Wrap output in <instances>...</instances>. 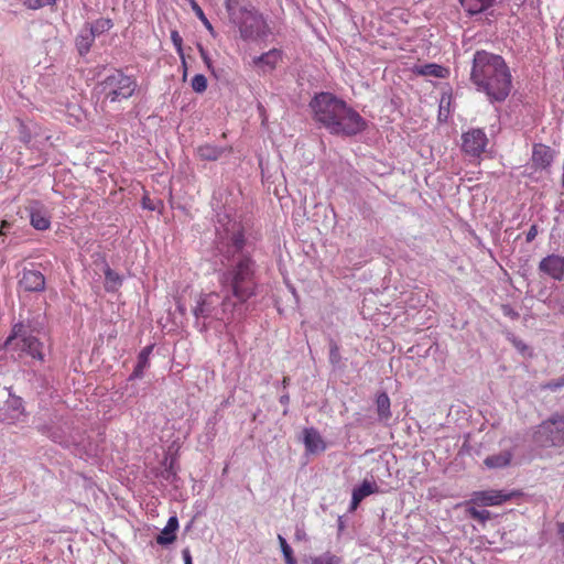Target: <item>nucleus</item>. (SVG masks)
<instances>
[{
  "label": "nucleus",
  "instance_id": "6ab92c4d",
  "mask_svg": "<svg viewBox=\"0 0 564 564\" xmlns=\"http://www.w3.org/2000/svg\"><path fill=\"white\" fill-rule=\"evenodd\" d=\"M224 153V149L209 143L202 144L197 148V155L204 161H216Z\"/></svg>",
  "mask_w": 564,
  "mask_h": 564
},
{
  "label": "nucleus",
  "instance_id": "a19ab883",
  "mask_svg": "<svg viewBox=\"0 0 564 564\" xmlns=\"http://www.w3.org/2000/svg\"><path fill=\"white\" fill-rule=\"evenodd\" d=\"M451 104V97H445L443 96L441 98V104H440V116L444 113V111L448 112V106Z\"/></svg>",
  "mask_w": 564,
  "mask_h": 564
},
{
  "label": "nucleus",
  "instance_id": "c9c22d12",
  "mask_svg": "<svg viewBox=\"0 0 564 564\" xmlns=\"http://www.w3.org/2000/svg\"><path fill=\"white\" fill-rule=\"evenodd\" d=\"M329 360L333 365H336L340 361L339 347L336 343L330 344Z\"/></svg>",
  "mask_w": 564,
  "mask_h": 564
},
{
  "label": "nucleus",
  "instance_id": "9b49d317",
  "mask_svg": "<svg viewBox=\"0 0 564 564\" xmlns=\"http://www.w3.org/2000/svg\"><path fill=\"white\" fill-rule=\"evenodd\" d=\"M282 51L272 48L260 56L252 58V65L259 69V72L265 74L276 68L279 63L282 61Z\"/></svg>",
  "mask_w": 564,
  "mask_h": 564
},
{
  "label": "nucleus",
  "instance_id": "412c9836",
  "mask_svg": "<svg viewBox=\"0 0 564 564\" xmlns=\"http://www.w3.org/2000/svg\"><path fill=\"white\" fill-rule=\"evenodd\" d=\"M377 412L381 421H388L391 417L390 411V399L386 392L378 394L377 400Z\"/></svg>",
  "mask_w": 564,
  "mask_h": 564
},
{
  "label": "nucleus",
  "instance_id": "49530a36",
  "mask_svg": "<svg viewBox=\"0 0 564 564\" xmlns=\"http://www.w3.org/2000/svg\"><path fill=\"white\" fill-rule=\"evenodd\" d=\"M142 206H143V208H147V209H150V210L154 209V206H152V204H151V202H150V199L148 197H143Z\"/></svg>",
  "mask_w": 564,
  "mask_h": 564
},
{
  "label": "nucleus",
  "instance_id": "cd10ccee",
  "mask_svg": "<svg viewBox=\"0 0 564 564\" xmlns=\"http://www.w3.org/2000/svg\"><path fill=\"white\" fill-rule=\"evenodd\" d=\"M191 4H192V9H193L194 13L196 14V17L202 21V23L209 31V33L213 36H215V30H214L212 23L209 22V20L207 19V17L205 15L203 9L198 6V3L195 0H192Z\"/></svg>",
  "mask_w": 564,
  "mask_h": 564
},
{
  "label": "nucleus",
  "instance_id": "f3484780",
  "mask_svg": "<svg viewBox=\"0 0 564 564\" xmlns=\"http://www.w3.org/2000/svg\"><path fill=\"white\" fill-rule=\"evenodd\" d=\"M177 529H178L177 518L175 516L171 517L169 519L166 525L162 530L161 534H159L156 536V543L160 545H166V544L173 543L176 540L175 532L177 531Z\"/></svg>",
  "mask_w": 564,
  "mask_h": 564
},
{
  "label": "nucleus",
  "instance_id": "2f4dec72",
  "mask_svg": "<svg viewBox=\"0 0 564 564\" xmlns=\"http://www.w3.org/2000/svg\"><path fill=\"white\" fill-rule=\"evenodd\" d=\"M191 85L195 93H204L207 88V79L204 75L197 74L193 77Z\"/></svg>",
  "mask_w": 564,
  "mask_h": 564
},
{
  "label": "nucleus",
  "instance_id": "bb28decb",
  "mask_svg": "<svg viewBox=\"0 0 564 564\" xmlns=\"http://www.w3.org/2000/svg\"><path fill=\"white\" fill-rule=\"evenodd\" d=\"M341 558L330 552H325L318 556L312 557L310 564H340Z\"/></svg>",
  "mask_w": 564,
  "mask_h": 564
},
{
  "label": "nucleus",
  "instance_id": "4be33fe9",
  "mask_svg": "<svg viewBox=\"0 0 564 564\" xmlns=\"http://www.w3.org/2000/svg\"><path fill=\"white\" fill-rule=\"evenodd\" d=\"M122 283L121 276L115 272L109 265H106L105 269V289L108 292L117 291Z\"/></svg>",
  "mask_w": 564,
  "mask_h": 564
},
{
  "label": "nucleus",
  "instance_id": "a211bd4d",
  "mask_svg": "<svg viewBox=\"0 0 564 564\" xmlns=\"http://www.w3.org/2000/svg\"><path fill=\"white\" fill-rule=\"evenodd\" d=\"M496 0H460V4L469 14H478L490 8Z\"/></svg>",
  "mask_w": 564,
  "mask_h": 564
},
{
  "label": "nucleus",
  "instance_id": "6e6552de",
  "mask_svg": "<svg viewBox=\"0 0 564 564\" xmlns=\"http://www.w3.org/2000/svg\"><path fill=\"white\" fill-rule=\"evenodd\" d=\"M488 144V138L479 128L470 129L462 134V151L471 158H480Z\"/></svg>",
  "mask_w": 564,
  "mask_h": 564
},
{
  "label": "nucleus",
  "instance_id": "7ed1b4c3",
  "mask_svg": "<svg viewBox=\"0 0 564 564\" xmlns=\"http://www.w3.org/2000/svg\"><path fill=\"white\" fill-rule=\"evenodd\" d=\"M219 284L236 303L243 304L257 294L256 263L250 256L240 254L219 275Z\"/></svg>",
  "mask_w": 564,
  "mask_h": 564
},
{
  "label": "nucleus",
  "instance_id": "1a4fd4ad",
  "mask_svg": "<svg viewBox=\"0 0 564 564\" xmlns=\"http://www.w3.org/2000/svg\"><path fill=\"white\" fill-rule=\"evenodd\" d=\"M514 492L503 490H481L473 494L471 502L478 506H500L509 501Z\"/></svg>",
  "mask_w": 564,
  "mask_h": 564
},
{
  "label": "nucleus",
  "instance_id": "9d476101",
  "mask_svg": "<svg viewBox=\"0 0 564 564\" xmlns=\"http://www.w3.org/2000/svg\"><path fill=\"white\" fill-rule=\"evenodd\" d=\"M539 270L556 281H562L564 278V257L555 253L544 257L539 263Z\"/></svg>",
  "mask_w": 564,
  "mask_h": 564
},
{
  "label": "nucleus",
  "instance_id": "4c0bfd02",
  "mask_svg": "<svg viewBox=\"0 0 564 564\" xmlns=\"http://www.w3.org/2000/svg\"><path fill=\"white\" fill-rule=\"evenodd\" d=\"M198 51H199L200 57L204 61L207 68L212 69V67H213L212 59H210L209 55L207 54V52L205 51V48L202 45H198Z\"/></svg>",
  "mask_w": 564,
  "mask_h": 564
},
{
  "label": "nucleus",
  "instance_id": "aec40b11",
  "mask_svg": "<svg viewBox=\"0 0 564 564\" xmlns=\"http://www.w3.org/2000/svg\"><path fill=\"white\" fill-rule=\"evenodd\" d=\"M30 221H31V225L36 230H46L51 226L50 217L46 215V213H44L40 209H35V210L31 212Z\"/></svg>",
  "mask_w": 564,
  "mask_h": 564
},
{
  "label": "nucleus",
  "instance_id": "f704fd0d",
  "mask_svg": "<svg viewBox=\"0 0 564 564\" xmlns=\"http://www.w3.org/2000/svg\"><path fill=\"white\" fill-rule=\"evenodd\" d=\"M171 41H172L173 45L175 46V50H176L178 56L183 57V53H184L183 39L177 31L174 30L171 32Z\"/></svg>",
  "mask_w": 564,
  "mask_h": 564
},
{
  "label": "nucleus",
  "instance_id": "e433bc0d",
  "mask_svg": "<svg viewBox=\"0 0 564 564\" xmlns=\"http://www.w3.org/2000/svg\"><path fill=\"white\" fill-rule=\"evenodd\" d=\"M20 140L24 143V144H28L31 142V133L30 131L26 129V127L21 123V131H20Z\"/></svg>",
  "mask_w": 564,
  "mask_h": 564
},
{
  "label": "nucleus",
  "instance_id": "393cba45",
  "mask_svg": "<svg viewBox=\"0 0 564 564\" xmlns=\"http://www.w3.org/2000/svg\"><path fill=\"white\" fill-rule=\"evenodd\" d=\"M376 491L377 485L375 482L364 480L359 487L352 490V494L356 495L362 501L366 497L375 494Z\"/></svg>",
  "mask_w": 564,
  "mask_h": 564
},
{
  "label": "nucleus",
  "instance_id": "dca6fc26",
  "mask_svg": "<svg viewBox=\"0 0 564 564\" xmlns=\"http://www.w3.org/2000/svg\"><path fill=\"white\" fill-rule=\"evenodd\" d=\"M513 453L510 449L501 451L498 454L489 455L485 458L484 464L489 469H498L508 467L512 462Z\"/></svg>",
  "mask_w": 564,
  "mask_h": 564
},
{
  "label": "nucleus",
  "instance_id": "f8f14e48",
  "mask_svg": "<svg viewBox=\"0 0 564 564\" xmlns=\"http://www.w3.org/2000/svg\"><path fill=\"white\" fill-rule=\"evenodd\" d=\"M19 284L24 291L41 292L45 288V278L40 271L24 270Z\"/></svg>",
  "mask_w": 564,
  "mask_h": 564
},
{
  "label": "nucleus",
  "instance_id": "c03bdc74",
  "mask_svg": "<svg viewBox=\"0 0 564 564\" xmlns=\"http://www.w3.org/2000/svg\"><path fill=\"white\" fill-rule=\"evenodd\" d=\"M11 224L8 220H2L0 224V236L6 235V229L10 228Z\"/></svg>",
  "mask_w": 564,
  "mask_h": 564
},
{
  "label": "nucleus",
  "instance_id": "37998d69",
  "mask_svg": "<svg viewBox=\"0 0 564 564\" xmlns=\"http://www.w3.org/2000/svg\"><path fill=\"white\" fill-rule=\"evenodd\" d=\"M360 502H361V500L356 495L352 494L351 495L350 510H356Z\"/></svg>",
  "mask_w": 564,
  "mask_h": 564
},
{
  "label": "nucleus",
  "instance_id": "473e14b6",
  "mask_svg": "<svg viewBox=\"0 0 564 564\" xmlns=\"http://www.w3.org/2000/svg\"><path fill=\"white\" fill-rule=\"evenodd\" d=\"M224 6L231 22H234V18L239 15L238 0H225Z\"/></svg>",
  "mask_w": 564,
  "mask_h": 564
},
{
  "label": "nucleus",
  "instance_id": "79ce46f5",
  "mask_svg": "<svg viewBox=\"0 0 564 564\" xmlns=\"http://www.w3.org/2000/svg\"><path fill=\"white\" fill-rule=\"evenodd\" d=\"M184 564H192V555L188 549L182 551Z\"/></svg>",
  "mask_w": 564,
  "mask_h": 564
},
{
  "label": "nucleus",
  "instance_id": "0eeeda50",
  "mask_svg": "<svg viewBox=\"0 0 564 564\" xmlns=\"http://www.w3.org/2000/svg\"><path fill=\"white\" fill-rule=\"evenodd\" d=\"M4 347L19 352V357H21L22 354H26L40 361L44 360L42 343L35 336L31 335L21 323L13 325L11 334L4 341Z\"/></svg>",
  "mask_w": 564,
  "mask_h": 564
},
{
  "label": "nucleus",
  "instance_id": "2eb2a0df",
  "mask_svg": "<svg viewBox=\"0 0 564 564\" xmlns=\"http://www.w3.org/2000/svg\"><path fill=\"white\" fill-rule=\"evenodd\" d=\"M304 445L307 453L316 454L326 449V443L319 432L314 427L304 430Z\"/></svg>",
  "mask_w": 564,
  "mask_h": 564
},
{
  "label": "nucleus",
  "instance_id": "72a5a7b5",
  "mask_svg": "<svg viewBox=\"0 0 564 564\" xmlns=\"http://www.w3.org/2000/svg\"><path fill=\"white\" fill-rule=\"evenodd\" d=\"M468 513L474 520H478L480 522L487 521L490 517V512L488 510H478L474 507L468 509Z\"/></svg>",
  "mask_w": 564,
  "mask_h": 564
},
{
  "label": "nucleus",
  "instance_id": "39448f33",
  "mask_svg": "<svg viewBox=\"0 0 564 564\" xmlns=\"http://www.w3.org/2000/svg\"><path fill=\"white\" fill-rule=\"evenodd\" d=\"M239 30L243 41H258L265 39L271 29L263 17L254 7L242 6L239 8V15L232 22Z\"/></svg>",
  "mask_w": 564,
  "mask_h": 564
},
{
  "label": "nucleus",
  "instance_id": "ddd939ff",
  "mask_svg": "<svg viewBox=\"0 0 564 564\" xmlns=\"http://www.w3.org/2000/svg\"><path fill=\"white\" fill-rule=\"evenodd\" d=\"M540 432L550 433L551 442L560 444L564 442V417L555 415L540 426Z\"/></svg>",
  "mask_w": 564,
  "mask_h": 564
},
{
  "label": "nucleus",
  "instance_id": "423d86ee",
  "mask_svg": "<svg viewBox=\"0 0 564 564\" xmlns=\"http://www.w3.org/2000/svg\"><path fill=\"white\" fill-rule=\"evenodd\" d=\"M137 87L135 78L123 74L121 70L108 75L97 86L104 99L109 102H120L129 99Z\"/></svg>",
  "mask_w": 564,
  "mask_h": 564
},
{
  "label": "nucleus",
  "instance_id": "b1692460",
  "mask_svg": "<svg viewBox=\"0 0 564 564\" xmlns=\"http://www.w3.org/2000/svg\"><path fill=\"white\" fill-rule=\"evenodd\" d=\"M153 346H147L144 347L139 356H138V364L133 370V377L140 378L143 375V370L149 366V357L152 352Z\"/></svg>",
  "mask_w": 564,
  "mask_h": 564
},
{
  "label": "nucleus",
  "instance_id": "5701e85b",
  "mask_svg": "<svg viewBox=\"0 0 564 564\" xmlns=\"http://www.w3.org/2000/svg\"><path fill=\"white\" fill-rule=\"evenodd\" d=\"M95 39H96V36L89 31L86 33H82L77 36L76 47H77L79 55L84 56L90 51V48L95 42Z\"/></svg>",
  "mask_w": 564,
  "mask_h": 564
},
{
  "label": "nucleus",
  "instance_id": "7c9ffc66",
  "mask_svg": "<svg viewBox=\"0 0 564 564\" xmlns=\"http://www.w3.org/2000/svg\"><path fill=\"white\" fill-rule=\"evenodd\" d=\"M57 0H23V6L30 10H39L46 6H54Z\"/></svg>",
  "mask_w": 564,
  "mask_h": 564
},
{
  "label": "nucleus",
  "instance_id": "ea45409f",
  "mask_svg": "<svg viewBox=\"0 0 564 564\" xmlns=\"http://www.w3.org/2000/svg\"><path fill=\"white\" fill-rule=\"evenodd\" d=\"M539 234L538 226L534 224L530 227V229L527 232L525 240L527 242H532Z\"/></svg>",
  "mask_w": 564,
  "mask_h": 564
},
{
  "label": "nucleus",
  "instance_id": "c85d7f7f",
  "mask_svg": "<svg viewBox=\"0 0 564 564\" xmlns=\"http://www.w3.org/2000/svg\"><path fill=\"white\" fill-rule=\"evenodd\" d=\"M278 540L286 564H296V561L293 556V551L291 546L288 544L286 540L282 535H279Z\"/></svg>",
  "mask_w": 564,
  "mask_h": 564
},
{
  "label": "nucleus",
  "instance_id": "58836bf2",
  "mask_svg": "<svg viewBox=\"0 0 564 564\" xmlns=\"http://www.w3.org/2000/svg\"><path fill=\"white\" fill-rule=\"evenodd\" d=\"M547 389L552 390V391H555L562 387H564V376L561 377L560 379L557 380H553L551 382H549L546 386H545Z\"/></svg>",
  "mask_w": 564,
  "mask_h": 564
},
{
  "label": "nucleus",
  "instance_id": "c756f323",
  "mask_svg": "<svg viewBox=\"0 0 564 564\" xmlns=\"http://www.w3.org/2000/svg\"><path fill=\"white\" fill-rule=\"evenodd\" d=\"M444 68L436 64H426L419 70L421 75H429L434 77H443Z\"/></svg>",
  "mask_w": 564,
  "mask_h": 564
},
{
  "label": "nucleus",
  "instance_id": "20e7f679",
  "mask_svg": "<svg viewBox=\"0 0 564 564\" xmlns=\"http://www.w3.org/2000/svg\"><path fill=\"white\" fill-rule=\"evenodd\" d=\"M237 303L229 294L224 297L217 292L202 294L193 313L196 318L215 319L230 323L234 319Z\"/></svg>",
  "mask_w": 564,
  "mask_h": 564
},
{
  "label": "nucleus",
  "instance_id": "a18cd8bd",
  "mask_svg": "<svg viewBox=\"0 0 564 564\" xmlns=\"http://www.w3.org/2000/svg\"><path fill=\"white\" fill-rule=\"evenodd\" d=\"M180 58H181L182 67H183V79L185 80L186 76H187V63L185 59V54L183 53V57H180Z\"/></svg>",
  "mask_w": 564,
  "mask_h": 564
},
{
  "label": "nucleus",
  "instance_id": "4468645a",
  "mask_svg": "<svg viewBox=\"0 0 564 564\" xmlns=\"http://www.w3.org/2000/svg\"><path fill=\"white\" fill-rule=\"evenodd\" d=\"M554 160V151L545 144H534L532 163L535 169H547Z\"/></svg>",
  "mask_w": 564,
  "mask_h": 564
},
{
  "label": "nucleus",
  "instance_id": "de8ad7c7",
  "mask_svg": "<svg viewBox=\"0 0 564 564\" xmlns=\"http://www.w3.org/2000/svg\"><path fill=\"white\" fill-rule=\"evenodd\" d=\"M280 402L282 404H288L289 403V395L288 394H284L280 398Z\"/></svg>",
  "mask_w": 564,
  "mask_h": 564
},
{
  "label": "nucleus",
  "instance_id": "a878e982",
  "mask_svg": "<svg viewBox=\"0 0 564 564\" xmlns=\"http://www.w3.org/2000/svg\"><path fill=\"white\" fill-rule=\"evenodd\" d=\"M113 26L111 19L100 18L97 19L94 24L90 26L89 32H91L95 36H98L107 31H109Z\"/></svg>",
  "mask_w": 564,
  "mask_h": 564
},
{
  "label": "nucleus",
  "instance_id": "f257e3e1",
  "mask_svg": "<svg viewBox=\"0 0 564 564\" xmlns=\"http://www.w3.org/2000/svg\"><path fill=\"white\" fill-rule=\"evenodd\" d=\"M310 106L315 121L332 134L354 137L367 128V121L358 111L330 93L316 95Z\"/></svg>",
  "mask_w": 564,
  "mask_h": 564
},
{
  "label": "nucleus",
  "instance_id": "f03ea898",
  "mask_svg": "<svg viewBox=\"0 0 564 564\" xmlns=\"http://www.w3.org/2000/svg\"><path fill=\"white\" fill-rule=\"evenodd\" d=\"M470 79L491 101H503L512 87V77L505 59L486 51L475 53Z\"/></svg>",
  "mask_w": 564,
  "mask_h": 564
},
{
  "label": "nucleus",
  "instance_id": "09e8293b",
  "mask_svg": "<svg viewBox=\"0 0 564 564\" xmlns=\"http://www.w3.org/2000/svg\"><path fill=\"white\" fill-rule=\"evenodd\" d=\"M289 382H290V379L288 377H284L283 380H282V384L283 387H288L289 386Z\"/></svg>",
  "mask_w": 564,
  "mask_h": 564
}]
</instances>
